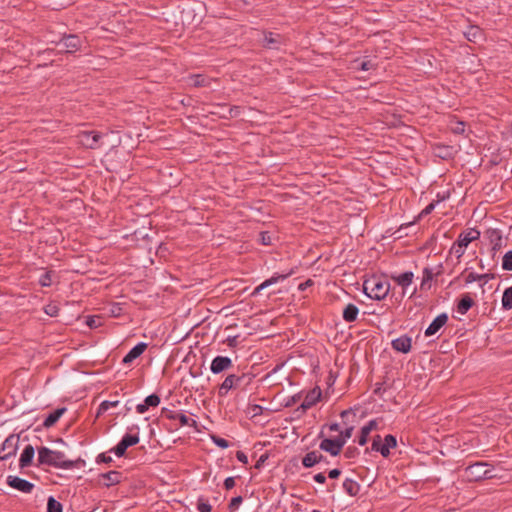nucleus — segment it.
<instances>
[{
    "mask_svg": "<svg viewBox=\"0 0 512 512\" xmlns=\"http://www.w3.org/2000/svg\"><path fill=\"white\" fill-rule=\"evenodd\" d=\"M254 374L239 372L228 374L218 389L219 397H226L230 391L245 392L254 380Z\"/></svg>",
    "mask_w": 512,
    "mask_h": 512,
    "instance_id": "nucleus-1",
    "label": "nucleus"
},
{
    "mask_svg": "<svg viewBox=\"0 0 512 512\" xmlns=\"http://www.w3.org/2000/svg\"><path fill=\"white\" fill-rule=\"evenodd\" d=\"M79 460H66L65 454L61 451L51 450L42 446L38 448V464L48 465L61 469H72L78 466Z\"/></svg>",
    "mask_w": 512,
    "mask_h": 512,
    "instance_id": "nucleus-2",
    "label": "nucleus"
},
{
    "mask_svg": "<svg viewBox=\"0 0 512 512\" xmlns=\"http://www.w3.org/2000/svg\"><path fill=\"white\" fill-rule=\"evenodd\" d=\"M390 291V283L378 276H372L363 283L364 294L373 300L384 299Z\"/></svg>",
    "mask_w": 512,
    "mask_h": 512,
    "instance_id": "nucleus-3",
    "label": "nucleus"
},
{
    "mask_svg": "<svg viewBox=\"0 0 512 512\" xmlns=\"http://www.w3.org/2000/svg\"><path fill=\"white\" fill-rule=\"evenodd\" d=\"M490 465L486 462H476L466 468V475L469 480L478 481L485 478H492Z\"/></svg>",
    "mask_w": 512,
    "mask_h": 512,
    "instance_id": "nucleus-4",
    "label": "nucleus"
},
{
    "mask_svg": "<svg viewBox=\"0 0 512 512\" xmlns=\"http://www.w3.org/2000/svg\"><path fill=\"white\" fill-rule=\"evenodd\" d=\"M140 441L138 433L136 434H125L120 442L111 450L117 457L124 456L126 450L138 444Z\"/></svg>",
    "mask_w": 512,
    "mask_h": 512,
    "instance_id": "nucleus-5",
    "label": "nucleus"
},
{
    "mask_svg": "<svg viewBox=\"0 0 512 512\" xmlns=\"http://www.w3.org/2000/svg\"><path fill=\"white\" fill-rule=\"evenodd\" d=\"M79 143L89 149H97L100 147L102 134L96 131H83L78 135Z\"/></svg>",
    "mask_w": 512,
    "mask_h": 512,
    "instance_id": "nucleus-6",
    "label": "nucleus"
},
{
    "mask_svg": "<svg viewBox=\"0 0 512 512\" xmlns=\"http://www.w3.org/2000/svg\"><path fill=\"white\" fill-rule=\"evenodd\" d=\"M294 273V270L291 269L286 273H274L270 278L263 281L260 285H258L254 291L252 292V295L259 294L262 290L266 289L267 287L277 284L280 281H284L289 276H291Z\"/></svg>",
    "mask_w": 512,
    "mask_h": 512,
    "instance_id": "nucleus-7",
    "label": "nucleus"
},
{
    "mask_svg": "<svg viewBox=\"0 0 512 512\" xmlns=\"http://www.w3.org/2000/svg\"><path fill=\"white\" fill-rule=\"evenodd\" d=\"M6 483L12 487L13 489H16L23 493H31L34 489V484L22 479L18 476L9 475L6 479Z\"/></svg>",
    "mask_w": 512,
    "mask_h": 512,
    "instance_id": "nucleus-8",
    "label": "nucleus"
},
{
    "mask_svg": "<svg viewBox=\"0 0 512 512\" xmlns=\"http://www.w3.org/2000/svg\"><path fill=\"white\" fill-rule=\"evenodd\" d=\"M344 446V442L342 439H329L325 438L321 441L319 447L321 450L328 452L332 456H337L340 454L342 448Z\"/></svg>",
    "mask_w": 512,
    "mask_h": 512,
    "instance_id": "nucleus-9",
    "label": "nucleus"
},
{
    "mask_svg": "<svg viewBox=\"0 0 512 512\" xmlns=\"http://www.w3.org/2000/svg\"><path fill=\"white\" fill-rule=\"evenodd\" d=\"M233 367V361L227 356H216L210 364V370L213 374H220Z\"/></svg>",
    "mask_w": 512,
    "mask_h": 512,
    "instance_id": "nucleus-10",
    "label": "nucleus"
},
{
    "mask_svg": "<svg viewBox=\"0 0 512 512\" xmlns=\"http://www.w3.org/2000/svg\"><path fill=\"white\" fill-rule=\"evenodd\" d=\"M284 38L278 33L265 32L262 39V46L267 49L277 50L283 44Z\"/></svg>",
    "mask_w": 512,
    "mask_h": 512,
    "instance_id": "nucleus-11",
    "label": "nucleus"
},
{
    "mask_svg": "<svg viewBox=\"0 0 512 512\" xmlns=\"http://www.w3.org/2000/svg\"><path fill=\"white\" fill-rule=\"evenodd\" d=\"M17 444L18 439L15 438L13 435L6 438L0 449V453H3L2 455H0V459L7 460L11 456H14L17 451Z\"/></svg>",
    "mask_w": 512,
    "mask_h": 512,
    "instance_id": "nucleus-12",
    "label": "nucleus"
},
{
    "mask_svg": "<svg viewBox=\"0 0 512 512\" xmlns=\"http://www.w3.org/2000/svg\"><path fill=\"white\" fill-rule=\"evenodd\" d=\"M163 413L166 418L170 420H178L181 426L197 427V422L194 419L189 418L182 412L164 409Z\"/></svg>",
    "mask_w": 512,
    "mask_h": 512,
    "instance_id": "nucleus-13",
    "label": "nucleus"
},
{
    "mask_svg": "<svg viewBox=\"0 0 512 512\" xmlns=\"http://www.w3.org/2000/svg\"><path fill=\"white\" fill-rule=\"evenodd\" d=\"M321 395L322 393L319 387L313 388L305 395L299 409H301L303 412L307 411L320 400Z\"/></svg>",
    "mask_w": 512,
    "mask_h": 512,
    "instance_id": "nucleus-14",
    "label": "nucleus"
},
{
    "mask_svg": "<svg viewBox=\"0 0 512 512\" xmlns=\"http://www.w3.org/2000/svg\"><path fill=\"white\" fill-rule=\"evenodd\" d=\"M448 315L446 313L439 314L431 324L426 328L424 334L425 336H433L439 332V330L447 323Z\"/></svg>",
    "mask_w": 512,
    "mask_h": 512,
    "instance_id": "nucleus-15",
    "label": "nucleus"
},
{
    "mask_svg": "<svg viewBox=\"0 0 512 512\" xmlns=\"http://www.w3.org/2000/svg\"><path fill=\"white\" fill-rule=\"evenodd\" d=\"M391 344L394 350L408 353L411 350L412 339L407 335H403L394 339Z\"/></svg>",
    "mask_w": 512,
    "mask_h": 512,
    "instance_id": "nucleus-16",
    "label": "nucleus"
},
{
    "mask_svg": "<svg viewBox=\"0 0 512 512\" xmlns=\"http://www.w3.org/2000/svg\"><path fill=\"white\" fill-rule=\"evenodd\" d=\"M146 348L147 344L145 342L138 343L124 356L122 363L125 365L132 363L135 359L142 355Z\"/></svg>",
    "mask_w": 512,
    "mask_h": 512,
    "instance_id": "nucleus-17",
    "label": "nucleus"
},
{
    "mask_svg": "<svg viewBox=\"0 0 512 512\" xmlns=\"http://www.w3.org/2000/svg\"><path fill=\"white\" fill-rule=\"evenodd\" d=\"M61 44L68 52L73 53L80 49L81 39L77 35H68L62 38Z\"/></svg>",
    "mask_w": 512,
    "mask_h": 512,
    "instance_id": "nucleus-18",
    "label": "nucleus"
},
{
    "mask_svg": "<svg viewBox=\"0 0 512 512\" xmlns=\"http://www.w3.org/2000/svg\"><path fill=\"white\" fill-rule=\"evenodd\" d=\"M480 237V232L475 229L466 230L458 236L457 241L463 246L467 247L472 241Z\"/></svg>",
    "mask_w": 512,
    "mask_h": 512,
    "instance_id": "nucleus-19",
    "label": "nucleus"
},
{
    "mask_svg": "<svg viewBox=\"0 0 512 512\" xmlns=\"http://www.w3.org/2000/svg\"><path fill=\"white\" fill-rule=\"evenodd\" d=\"M378 423L375 419L370 420L366 425L361 428V434L358 439V444L364 446L368 441V436L371 431L377 429Z\"/></svg>",
    "mask_w": 512,
    "mask_h": 512,
    "instance_id": "nucleus-20",
    "label": "nucleus"
},
{
    "mask_svg": "<svg viewBox=\"0 0 512 512\" xmlns=\"http://www.w3.org/2000/svg\"><path fill=\"white\" fill-rule=\"evenodd\" d=\"M35 450L32 445H27L19 459L20 468H25L31 465L32 460L34 458Z\"/></svg>",
    "mask_w": 512,
    "mask_h": 512,
    "instance_id": "nucleus-21",
    "label": "nucleus"
},
{
    "mask_svg": "<svg viewBox=\"0 0 512 512\" xmlns=\"http://www.w3.org/2000/svg\"><path fill=\"white\" fill-rule=\"evenodd\" d=\"M100 478L103 480V484L106 487L120 483L122 474L119 471H109L102 473Z\"/></svg>",
    "mask_w": 512,
    "mask_h": 512,
    "instance_id": "nucleus-22",
    "label": "nucleus"
},
{
    "mask_svg": "<svg viewBox=\"0 0 512 512\" xmlns=\"http://www.w3.org/2000/svg\"><path fill=\"white\" fill-rule=\"evenodd\" d=\"M414 274L411 271L404 272L399 275H392L391 279L395 281L403 289L407 288L413 282Z\"/></svg>",
    "mask_w": 512,
    "mask_h": 512,
    "instance_id": "nucleus-23",
    "label": "nucleus"
},
{
    "mask_svg": "<svg viewBox=\"0 0 512 512\" xmlns=\"http://www.w3.org/2000/svg\"><path fill=\"white\" fill-rule=\"evenodd\" d=\"M397 445V440L395 436L388 434L384 438V443L380 448V453L383 457H388L390 455V449L395 448Z\"/></svg>",
    "mask_w": 512,
    "mask_h": 512,
    "instance_id": "nucleus-24",
    "label": "nucleus"
},
{
    "mask_svg": "<svg viewBox=\"0 0 512 512\" xmlns=\"http://www.w3.org/2000/svg\"><path fill=\"white\" fill-rule=\"evenodd\" d=\"M474 305V301L469 294H464L457 305V312L465 315L469 309Z\"/></svg>",
    "mask_w": 512,
    "mask_h": 512,
    "instance_id": "nucleus-25",
    "label": "nucleus"
},
{
    "mask_svg": "<svg viewBox=\"0 0 512 512\" xmlns=\"http://www.w3.org/2000/svg\"><path fill=\"white\" fill-rule=\"evenodd\" d=\"M359 314V309L356 305L350 303L348 305L345 306V308L343 309V319L346 321V322H353L357 319V316Z\"/></svg>",
    "mask_w": 512,
    "mask_h": 512,
    "instance_id": "nucleus-26",
    "label": "nucleus"
},
{
    "mask_svg": "<svg viewBox=\"0 0 512 512\" xmlns=\"http://www.w3.org/2000/svg\"><path fill=\"white\" fill-rule=\"evenodd\" d=\"M464 36L470 42H478L482 39V30L478 26H469L466 31H464Z\"/></svg>",
    "mask_w": 512,
    "mask_h": 512,
    "instance_id": "nucleus-27",
    "label": "nucleus"
},
{
    "mask_svg": "<svg viewBox=\"0 0 512 512\" xmlns=\"http://www.w3.org/2000/svg\"><path fill=\"white\" fill-rule=\"evenodd\" d=\"M66 408H58L52 413H50L44 420L43 426L46 428L52 427L56 422L60 419V417L65 413Z\"/></svg>",
    "mask_w": 512,
    "mask_h": 512,
    "instance_id": "nucleus-28",
    "label": "nucleus"
},
{
    "mask_svg": "<svg viewBox=\"0 0 512 512\" xmlns=\"http://www.w3.org/2000/svg\"><path fill=\"white\" fill-rule=\"evenodd\" d=\"M493 278H494L493 274H477V273H474V272H470L466 276L465 282L467 284H470V283H473V282H476V281H483V284H481V286H483L490 279H493Z\"/></svg>",
    "mask_w": 512,
    "mask_h": 512,
    "instance_id": "nucleus-29",
    "label": "nucleus"
},
{
    "mask_svg": "<svg viewBox=\"0 0 512 512\" xmlns=\"http://www.w3.org/2000/svg\"><path fill=\"white\" fill-rule=\"evenodd\" d=\"M344 491L350 496H356L360 491V485L353 479L347 478L343 482Z\"/></svg>",
    "mask_w": 512,
    "mask_h": 512,
    "instance_id": "nucleus-30",
    "label": "nucleus"
},
{
    "mask_svg": "<svg viewBox=\"0 0 512 512\" xmlns=\"http://www.w3.org/2000/svg\"><path fill=\"white\" fill-rule=\"evenodd\" d=\"M488 233H489L490 243L492 244V249L494 251L499 250L503 244V239H502L501 233L496 229L490 230Z\"/></svg>",
    "mask_w": 512,
    "mask_h": 512,
    "instance_id": "nucleus-31",
    "label": "nucleus"
},
{
    "mask_svg": "<svg viewBox=\"0 0 512 512\" xmlns=\"http://www.w3.org/2000/svg\"><path fill=\"white\" fill-rule=\"evenodd\" d=\"M502 308L504 310H510L512 308V286L506 288L503 292Z\"/></svg>",
    "mask_w": 512,
    "mask_h": 512,
    "instance_id": "nucleus-32",
    "label": "nucleus"
},
{
    "mask_svg": "<svg viewBox=\"0 0 512 512\" xmlns=\"http://www.w3.org/2000/svg\"><path fill=\"white\" fill-rule=\"evenodd\" d=\"M317 451L308 452L302 459V465L305 468H311L317 464Z\"/></svg>",
    "mask_w": 512,
    "mask_h": 512,
    "instance_id": "nucleus-33",
    "label": "nucleus"
},
{
    "mask_svg": "<svg viewBox=\"0 0 512 512\" xmlns=\"http://www.w3.org/2000/svg\"><path fill=\"white\" fill-rule=\"evenodd\" d=\"M63 505L57 501L53 496H50L47 500V512H62Z\"/></svg>",
    "mask_w": 512,
    "mask_h": 512,
    "instance_id": "nucleus-34",
    "label": "nucleus"
},
{
    "mask_svg": "<svg viewBox=\"0 0 512 512\" xmlns=\"http://www.w3.org/2000/svg\"><path fill=\"white\" fill-rule=\"evenodd\" d=\"M196 508L199 512H211L212 510L208 500L202 496L198 498Z\"/></svg>",
    "mask_w": 512,
    "mask_h": 512,
    "instance_id": "nucleus-35",
    "label": "nucleus"
},
{
    "mask_svg": "<svg viewBox=\"0 0 512 512\" xmlns=\"http://www.w3.org/2000/svg\"><path fill=\"white\" fill-rule=\"evenodd\" d=\"M502 268L506 271H512V250L504 254L502 259Z\"/></svg>",
    "mask_w": 512,
    "mask_h": 512,
    "instance_id": "nucleus-36",
    "label": "nucleus"
},
{
    "mask_svg": "<svg viewBox=\"0 0 512 512\" xmlns=\"http://www.w3.org/2000/svg\"><path fill=\"white\" fill-rule=\"evenodd\" d=\"M52 275H53V272L52 271H46L44 272L40 278H39V284L42 286V287H48L52 284Z\"/></svg>",
    "mask_w": 512,
    "mask_h": 512,
    "instance_id": "nucleus-37",
    "label": "nucleus"
},
{
    "mask_svg": "<svg viewBox=\"0 0 512 512\" xmlns=\"http://www.w3.org/2000/svg\"><path fill=\"white\" fill-rule=\"evenodd\" d=\"M434 277L433 270L431 268L425 267L423 269V278L421 282V288L423 289L425 285L430 282Z\"/></svg>",
    "mask_w": 512,
    "mask_h": 512,
    "instance_id": "nucleus-38",
    "label": "nucleus"
},
{
    "mask_svg": "<svg viewBox=\"0 0 512 512\" xmlns=\"http://www.w3.org/2000/svg\"><path fill=\"white\" fill-rule=\"evenodd\" d=\"M144 403L148 408L157 407L160 403V397L157 394H151L145 398Z\"/></svg>",
    "mask_w": 512,
    "mask_h": 512,
    "instance_id": "nucleus-39",
    "label": "nucleus"
},
{
    "mask_svg": "<svg viewBox=\"0 0 512 512\" xmlns=\"http://www.w3.org/2000/svg\"><path fill=\"white\" fill-rule=\"evenodd\" d=\"M465 248V246L456 241L451 247V252L454 253L456 257L459 259L465 253Z\"/></svg>",
    "mask_w": 512,
    "mask_h": 512,
    "instance_id": "nucleus-40",
    "label": "nucleus"
},
{
    "mask_svg": "<svg viewBox=\"0 0 512 512\" xmlns=\"http://www.w3.org/2000/svg\"><path fill=\"white\" fill-rule=\"evenodd\" d=\"M119 401H103L98 408V414L104 413L112 407H116Z\"/></svg>",
    "mask_w": 512,
    "mask_h": 512,
    "instance_id": "nucleus-41",
    "label": "nucleus"
},
{
    "mask_svg": "<svg viewBox=\"0 0 512 512\" xmlns=\"http://www.w3.org/2000/svg\"><path fill=\"white\" fill-rule=\"evenodd\" d=\"M211 440L215 445H217L220 448L225 449L229 447V442L226 439L221 438L219 436L212 435Z\"/></svg>",
    "mask_w": 512,
    "mask_h": 512,
    "instance_id": "nucleus-42",
    "label": "nucleus"
},
{
    "mask_svg": "<svg viewBox=\"0 0 512 512\" xmlns=\"http://www.w3.org/2000/svg\"><path fill=\"white\" fill-rule=\"evenodd\" d=\"M86 324L90 328H97L101 325V317L100 316H88L86 320Z\"/></svg>",
    "mask_w": 512,
    "mask_h": 512,
    "instance_id": "nucleus-43",
    "label": "nucleus"
},
{
    "mask_svg": "<svg viewBox=\"0 0 512 512\" xmlns=\"http://www.w3.org/2000/svg\"><path fill=\"white\" fill-rule=\"evenodd\" d=\"M242 502H243V498L241 496L232 498L228 505L229 510L232 512L237 510Z\"/></svg>",
    "mask_w": 512,
    "mask_h": 512,
    "instance_id": "nucleus-44",
    "label": "nucleus"
},
{
    "mask_svg": "<svg viewBox=\"0 0 512 512\" xmlns=\"http://www.w3.org/2000/svg\"><path fill=\"white\" fill-rule=\"evenodd\" d=\"M353 427H348L344 431H341L340 435L337 437V439H342L344 444L346 443L347 439L351 438L353 433Z\"/></svg>",
    "mask_w": 512,
    "mask_h": 512,
    "instance_id": "nucleus-45",
    "label": "nucleus"
},
{
    "mask_svg": "<svg viewBox=\"0 0 512 512\" xmlns=\"http://www.w3.org/2000/svg\"><path fill=\"white\" fill-rule=\"evenodd\" d=\"M300 399H301V394L300 393L295 394L293 396H290V397L287 398L285 406L286 407H291V406L295 405L297 402H299Z\"/></svg>",
    "mask_w": 512,
    "mask_h": 512,
    "instance_id": "nucleus-46",
    "label": "nucleus"
},
{
    "mask_svg": "<svg viewBox=\"0 0 512 512\" xmlns=\"http://www.w3.org/2000/svg\"><path fill=\"white\" fill-rule=\"evenodd\" d=\"M381 441H382L381 436L380 435H376L373 438V442H372V445H371L372 450L380 452V448L382 446Z\"/></svg>",
    "mask_w": 512,
    "mask_h": 512,
    "instance_id": "nucleus-47",
    "label": "nucleus"
},
{
    "mask_svg": "<svg viewBox=\"0 0 512 512\" xmlns=\"http://www.w3.org/2000/svg\"><path fill=\"white\" fill-rule=\"evenodd\" d=\"M192 79H193V84L197 87L206 85V79L202 75H194L192 77Z\"/></svg>",
    "mask_w": 512,
    "mask_h": 512,
    "instance_id": "nucleus-48",
    "label": "nucleus"
},
{
    "mask_svg": "<svg viewBox=\"0 0 512 512\" xmlns=\"http://www.w3.org/2000/svg\"><path fill=\"white\" fill-rule=\"evenodd\" d=\"M45 313L49 316H56L58 314V307L54 304H49L45 307Z\"/></svg>",
    "mask_w": 512,
    "mask_h": 512,
    "instance_id": "nucleus-49",
    "label": "nucleus"
},
{
    "mask_svg": "<svg viewBox=\"0 0 512 512\" xmlns=\"http://www.w3.org/2000/svg\"><path fill=\"white\" fill-rule=\"evenodd\" d=\"M235 486V478L234 477H227L224 480V487L227 490L232 489Z\"/></svg>",
    "mask_w": 512,
    "mask_h": 512,
    "instance_id": "nucleus-50",
    "label": "nucleus"
},
{
    "mask_svg": "<svg viewBox=\"0 0 512 512\" xmlns=\"http://www.w3.org/2000/svg\"><path fill=\"white\" fill-rule=\"evenodd\" d=\"M236 458L239 462L243 463V464H247L248 463V457L247 455L243 452V451H237L236 452Z\"/></svg>",
    "mask_w": 512,
    "mask_h": 512,
    "instance_id": "nucleus-51",
    "label": "nucleus"
},
{
    "mask_svg": "<svg viewBox=\"0 0 512 512\" xmlns=\"http://www.w3.org/2000/svg\"><path fill=\"white\" fill-rule=\"evenodd\" d=\"M438 203L437 202H431L429 205H427L421 212L422 215H428L430 214L434 209H435V206L436 204Z\"/></svg>",
    "mask_w": 512,
    "mask_h": 512,
    "instance_id": "nucleus-52",
    "label": "nucleus"
},
{
    "mask_svg": "<svg viewBox=\"0 0 512 512\" xmlns=\"http://www.w3.org/2000/svg\"><path fill=\"white\" fill-rule=\"evenodd\" d=\"M110 463L112 462V458L110 456H107L104 453H101L97 456V463Z\"/></svg>",
    "mask_w": 512,
    "mask_h": 512,
    "instance_id": "nucleus-53",
    "label": "nucleus"
},
{
    "mask_svg": "<svg viewBox=\"0 0 512 512\" xmlns=\"http://www.w3.org/2000/svg\"><path fill=\"white\" fill-rule=\"evenodd\" d=\"M373 67H374V64L369 60L362 61L360 64V69L362 71H368V70L372 69Z\"/></svg>",
    "mask_w": 512,
    "mask_h": 512,
    "instance_id": "nucleus-54",
    "label": "nucleus"
},
{
    "mask_svg": "<svg viewBox=\"0 0 512 512\" xmlns=\"http://www.w3.org/2000/svg\"><path fill=\"white\" fill-rule=\"evenodd\" d=\"M358 453L357 451V448H347V450L345 451V457L346 458H352L355 456V454Z\"/></svg>",
    "mask_w": 512,
    "mask_h": 512,
    "instance_id": "nucleus-55",
    "label": "nucleus"
},
{
    "mask_svg": "<svg viewBox=\"0 0 512 512\" xmlns=\"http://www.w3.org/2000/svg\"><path fill=\"white\" fill-rule=\"evenodd\" d=\"M340 474H341V470L335 468V469H332V470L329 471L328 476L331 479H336V478H338L340 476Z\"/></svg>",
    "mask_w": 512,
    "mask_h": 512,
    "instance_id": "nucleus-56",
    "label": "nucleus"
},
{
    "mask_svg": "<svg viewBox=\"0 0 512 512\" xmlns=\"http://www.w3.org/2000/svg\"><path fill=\"white\" fill-rule=\"evenodd\" d=\"M147 410H148V407L146 406V404L144 402L140 403L136 406V411L139 414H144Z\"/></svg>",
    "mask_w": 512,
    "mask_h": 512,
    "instance_id": "nucleus-57",
    "label": "nucleus"
},
{
    "mask_svg": "<svg viewBox=\"0 0 512 512\" xmlns=\"http://www.w3.org/2000/svg\"><path fill=\"white\" fill-rule=\"evenodd\" d=\"M313 478L317 483H320V484H323L326 481V477L323 473H318V474L314 475Z\"/></svg>",
    "mask_w": 512,
    "mask_h": 512,
    "instance_id": "nucleus-58",
    "label": "nucleus"
},
{
    "mask_svg": "<svg viewBox=\"0 0 512 512\" xmlns=\"http://www.w3.org/2000/svg\"><path fill=\"white\" fill-rule=\"evenodd\" d=\"M312 283H313V282H312V280H310V279H309V280H307V281H305V282L301 283V284L298 286V289H299V290H301V291H303V290H305L307 287L311 286V285H312Z\"/></svg>",
    "mask_w": 512,
    "mask_h": 512,
    "instance_id": "nucleus-59",
    "label": "nucleus"
},
{
    "mask_svg": "<svg viewBox=\"0 0 512 512\" xmlns=\"http://www.w3.org/2000/svg\"><path fill=\"white\" fill-rule=\"evenodd\" d=\"M267 458H268L267 455H261L255 465V468L259 469L263 465V463L266 461Z\"/></svg>",
    "mask_w": 512,
    "mask_h": 512,
    "instance_id": "nucleus-60",
    "label": "nucleus"
},
{
    "mask_svg": "<svg viewBox=\"0 0 512 512\" xmlns=\"http://www.w3.org/2000/svg\"><path fill=\"white\" fill-rule=\"evenodd\" d=\"M464 123L463 122H458L457 123V126L453 129L454 132L456 133H463L464 132Z\"/></svg>",
    "mask_w": 512,
    "mask_h": 512,
    "instance_id": "nucleus-61",
    "label": "nucleus"
},
{
    "mask_svg": "<svg viewBox=\"0 0 512 512\" xmlns=\"http://www.w3.org/2000/svg\"><path fill=\"white\" fill-rule=\"evenodd\" d=\"M261 240L263 244L267 245L270 243V236L266 232L261 233Z\"/></svg>",
    "mask_w": 512,
    "mask_h": 512,
    "instance_id": "nucleus-62",
    "label": "nucleus"
},
{
    "mask_svg": "<svg viewBox=\"0 0 512 512\" xmlns=\"http://www.w3.org/2000/svg\"><path fill=\"white\" fill-rule=\"evenodd\" d=\"M329 429L331 431L337 432L340 430V426L338 423H332V424H330Z\"/></svg>",
    "mask_w": 512,
    "mask_h": 512,
    "instance_id": "nucleus-63",
    "label": "nucleus"
},
{
    "mask_svg": "<svg viewBox=\"0 0 512 512\" xmlns=\"http://www.w3.org/2000/svg\"><path fill=\"white\" fill-rule=\"evenodd\" d=\"M324 459V456L317 452V463L321 462Z\"/></svg>",
    "mask_w": 512,
    "mask_h": 512,
    "instance_id": "nucleus-64",
    "label": "nucleus"
}]
</instances>
